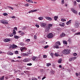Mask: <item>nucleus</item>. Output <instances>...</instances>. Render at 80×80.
I'll return each instance as SVG.
<instances>
[{
    "instance_id": "nucleus-1",
    "label": "nucleus",
    "mask_w": 80,
    "mask_h": 80,
    "mask_svg": "<svg viewBox=\"0 0 80 80\" xmlns=\"http://www.w3.org/2000/svg\"><path fill=\"white\" fill-rule=\"evenodd\" d=\"M61 45V43H60V42L59 41H58L56 42H55L54 43L53 46V48H56L57 49L58 48H60V45Z\"/></svg>"
},
{
    "instance_id": "nucleus-2",
    "label": "nucleus",
    "mask_w": 80,
    "mask_h": 80,
    "mask_svg": "<svg viewBox=\"0 0 80 80\" xmlns=\"http://www.w3.org/2000/svg\"><path fill=\"white\" fill-rule=\"evenodd\" d=\"M70 52V50L68 49H65L62 52V53H63V54H65V55H67V54H69Z\"/></svg>"
},
{
    "instance_id": "nucleus-3",
    "label": "nucleus",
    "mask_w": 80,
    "mask_h": 80,
    "mask_svg": "<svg viewBox=\"0 0 80 80\" xmlns=\"http://www.w3.org/2000/svg\"><path fill=\"white\" fill-rule=\"evenodd\" d=\"M30 54H31V52H30V50H28L26 53H23L24 55V56H26V57L28 56Z\"/></svg>"
},
{
    "instance_id": "nucleus-4",
    "label": "nucleus",
    "mask_w": 80,
    "mask_h": 80,
    "mask_svg": "<svg viewBox=\"0 0 80 80\" xmlns=\"http://www.w3.org/2000/svg\"><path fill=\"white\" fill-rule=\"evenodd\" d=\"M80 26V23L78 22H76L74 25V27L75 28H78Z\"/></svg>"
},
{
    "instance_id": "nucleus-5",
    "label": "nucleus",
    "mask_w": 80,
    "mask_h": 80,
    "mask_svg": "<svg viewBox=\"0 0 80 80\" xmlns=\"http://www.w3.org/2000/svg\"><path fill=\"white\" fill-rule=\"evenodd\" d=\"M1 23H3V24H8V22H7V21L6 20H1Z\"/></svg>"
},
{
    "instance_id": "nucleus-6",
    "label": "nucleus",
    "mask_w": 80,
    "mask_h": 80,
    "mask_svg": "<svg viewBox=\"0 0 80 80\" xmlns=\"http://www.w3.org/2000/svg\"><path fill=\"white\" fill-rule=\"evenodd\" d=\"M53 34L52 33H49L48 35V38H53Z\"/></svg>"
},
{
    "instance_id": "nucleus-7",
    "label": "nucleus",
    "mask_w": 80,
    "mask_h": 80,
    "mask_svg": "<svg viewBox=\"0 0 80 80\" xmlns=\"http://www.w3.org/2000/svg\"><path fill=\"white\" fill-rule=\"evenodd\" d=\"M53 26V25L52 24H48V29L50 30V28H52V27Z\"/></svg>"
},
{
    "instance_id": "nucleus-8",
    "label": "nucleus",
    "mask_w": 80,
    "mask_h": 80,
    "mask_svg": "<svg viewBox=\"0 0 80 80\" xmlns=\"http://www.w3.org/2000/svg\"><path fill=\"white\" fill-rule=\"evenodd\" d=\"M40 25H41V26L42 27H45L46 26V25H47V24H46V23H40Z\"/></svg>"
},
{
    "instance_id": "nucleus-9",
    "label": "nucleus",
    "mask_w": 80,
    "mask_h": 80,
    "mask_svg": "<svg viewBox=\"0 0 80 80\" xmlns=\"http://www.w3.org/2000/svg\"><path fill=\"white\" fill-rule=\"evenodd\" d=\"M17 46L13 44L12 46H10V48H12V49H13V48H17Z\"/></svg>"
},
{
    "instance_id": "nucleus-10",
    "label": "nucleus",
    "mask_w": 80,
    "mask_h": 80,
    "mask_svg": "<svg viewBox=\"0 0 80 80\" xmlns=\"http://www.w3.org/2000/svg\"><path fill=\"white\" fill-rule=\"evenodd\" d=\"M32 60L33 61H37L38 60V57H33L32 58Z\"/></svg>"
},
{
    "instance_id": "nucleus-11",
    "label": "nucleus",
    "mask_w": 80,
    "mask_h": 80,
    "mask_svg": "<svg viewBox=\"0 0 80 80\" xmlns=\"http://www.w3.org/2000/svg\"><path fill=\"white\" fill-rule=\"evenodd\" d=\"M23 61L24 62H29L30 59L28 58H26Z\"/></svg>"
},
{
    "instance_id": "nucleus-12",
    "label": "nucleus",
    "mask_w": 80,
    "mask_h": 80,
    "mask_svg": "<svg viewBox=\"0 0 80 80\" xmlns=\"http://www.w3.org/2000/svg\"><path fill=\"white\" fill-rule=\"evenodd\" d=\"M11 40L10 39L8 38H6L4 40V42H10Z\"/></svg>"
},
{
    "instance_id": "nucleus-13",
    "label": "nucleus",
    "mask_w": 80,
    "mask_h": 80,
    "mask_svg": "<svg viewBox=\"0 0 80 80\" xmlns=\"http://www.w3.org/2000/svg\"><path fill=\"white\" fill-rule=\"evenodd\" d=\"M72 12H73V13H75V14H76V15H77V11L74 10L73 9H72Z\"/></svg>"
},
{
    "instance_id": "nucleus-14",
    "label": "nucleus",
    "mask_w": 80,
    "mask_h": 80,
    "mask_svg": "<svg viewBox=\"0 0 80 80\" xmlns=\"http://www.w3.org/2000/svg\"><path fill=\"white\" fill-rule=\"evenodd\" d=\"M45 18H46V19H47V20H49L50 21H52V18L49 17H46Z\"/></svg>"
},
{
    "instance_id": "nucleus-15",
    "label": "nucleus",
    "mask_w": 80,
    "mask_h": 80,
    "mask_svg": "<svg viewBox=\"0 0 80 80\" xmlns=\"http://www.w3.org/2000/svg\"><path fill=\"white\" fill-rule=\"evenodd\" d=\"M20 50L21 52H23L24 50H27V48L25 47H23L22 48H21Z\"/></svg>"
},
{
    "instance_id": "nucleus-16",
    "label": "nucleus",
    "mask_w": 80,
    "mask_h": 80,
    "mask_svg": "<svg viewBox=\"0 0 80 80\" xmlns=\"http://www.w3.org/2000/svg\"><path fill=\"white\" fill-rule=\"evenodd\" d=\"M71 23H72V22H71V20H69V21H68L66 22V24L68 25H70V24H71Z\"/></svg>"
},
{
    "instance_id": "nucleus-17",
    "label": "nucleus",
    "mask_w": 80,
    "mask_h": 80,
    "mask_svg": "<svg viewBox=\"0 0 80 80\" xmlns=\"http://www.w3.org/2000/svg\"><path fill=\"white\" fill-rule=\"evenodd\" d=\"M19 37V36L16 35H15L14 36V38L15 39H18Z\"/></svg>"
},
{
    "instance_id": "nucleus-18",
    "label": "nucleus",
    "mask_w": 80,
    "mask_h": 80,
    "mask_svg": "<svg viewBox=\"0 0 80 80\" xmlns=\"http://www.w3.org/2000/svg\"><path fill=\"white\" fill-rule=\"evenodd\" d=\"M59 25L61 27H64L65 26V23H61L59 24Z\"/></svg>"
},
{
    "instance_id": "nucleus-19",
    "label": "nucleus",
    "mask_w": 80,
    "mask_h": 80,
    "mask_svg": "<svg viewBox=\"0 0 80 80\" xmlns=\"http://www.w3.org/2000/svg\"><path fill=\"white\" fill-rule=\"evenodd\" d=\"M54 18L56 21L57 20V19H58V16H55L54 17Z\"/></svg>"
},
{
    "instance_id": "nucleus-20",
    "label": "nucleus",
    "mask_w": 80,
    "mask_h": 80,
    "mask_svg": "<svg viewBox=\"0 0 80 80\" xmlns=\"http://www.w3.org/2000/svg\"><path fill=\"white\" fill-rule=\"evenodd\" d=\"M27 2L29 3H33V2L32 0H26Z\"/></svg>"
},
{
    "instance_id": "nucleus-21",
    "label": "nucleus",
    "mask_w": 80,
    "mask_h": 80,
    "mask_svg": "<svg viewBox=\"0 0 80 80\" xmlns=\"http://www.w3.org/2000/svg\"><path fill=\"white\" fill-rule=\"evenodd\" d=\"M27 26H24L22 28V30H26V29H27Z\"/></svg>"
},
{
    "instance_id": "nucleus-22",
    "label": "nucleus",
    "mask_w": 80,
    "mask_h": 80,
    "mask_svg": "<svg viewBox=\"0 0 80 80\" xmlns=\"http://www.w3.org/2000/svg\"><path fill=\"white\" fill-rule=\"evenodd\" d=\"M13 34L14 35H16V33H17L16 31H15V30H13Z\"/></svg>"
},
{
    "instance_id": "nucleus-23",
    "label": "nucleus",
    "mask_w": 80,
    "mask_h": 80,
    "mask_svg": "<svg viewBox=\"0 0 80 80\" xmlns=\"http://www.w3.org/2000/svg\"><path fill=\"white\" fill-rule=\"evenodd\" d=\"M62 59H60L58 61V62L59 63H62Z\"/></svg>"
},
{
    "instance_id": "nucleus-24",
    "label": "nucleus",
    "mask_w": 80,
    "mask_h": 80,
    "mask_svg": "<svg viewBox=\"0 0 80 80\" xmlns=\"http://www.w3.org/2000/svg\"><path fill=\"white\" fill-rule=\"evenodd\" d=\"M4 76H3L1 78H0V80H4Z\"/></svg>"
},
{
    "instance_id": "nucleus-25",
    "label": "nucleus",
    "mask_w": 80,
    "mask_h": 80,
    "mask_svg": "<svg viewBox=\"0 0 80 80\" xmlns=\"http://www.w3.org/2000/svg\"><path fill=\"white\" fill-rule=\"evenodd\" d=\"M61 37H65V34L64 33H62L61 34Z\"/></svg>"
},
{
    "instance_id": "nucleus-26",
    "label": "nucleus",
    "mask_w": 80,
    "mask_h": 80,
    "mask_svg": "<svg viewBox=\"0 0 80 80\" xmlns=\"http://www.w3.org/2000/svg\"><path fill=\"white\" fill-rule=\"evenodd\" d=\"M20 45L22 46H23L25 45V44L23 42L20 43Z\"/></svg>"
},
{
    "instance_id": "nucleus-27",
    "label": "nucleus",
    "mask_w": 80,
    "mask_h": 80,
    "mask_svg": "<svg viewBox=\"0 0 80 80\" xmlns=\"http://www.w3.org/2000/svg\"><path fill=\"white\" fill-rule=\"evenodd\" d=\"M63 43L64 44L67 45V41H63Z\"/></svg>"
},
{
    "instance_id": "nucleus-28",
    "label": "nucleus",
    "mask_w": 80,
    "mask_h": 80,
    "mask_svg": "<svg viewBox=\"0 0 80 80\" xmlns=\"http://www.w3.org/2000/svg\"><path fill=\"white\" fill-rule=\"evenodd\" d=\"M30 41V39H28L25 40L26 42H29Z\"/></svg>"
},
{
    "instance_id": "nucleus-29",
    "label": "nucleus",
    "mask_w": 80,
    "mask_h": 80,
    "mask_svg": "<svg viewBox=\"0 0 80 80\" xmlns=\"http://www.w3.org/2000/svg\"><path fill=\"white\" fill-rule=\"evenodd\" d=\"M47 67H50V66H51V63H47Z\"/></svg>"
},
{
    "instance_id": "nucleus-30",
    "label": "nucleus",
    "mask_w": 80,
    "mask_h": 80,
    "mask_svg": "<svg viewBox=\"0 0 80 80\" xmlns=\"http://www.w3.org/2000/svg\"><path fill=\"white\" fill-rule=\"evenodd\" d=\"M53 55H54V54L52 52L50 54L51 56L53 58Z\"/></svg>"
},
{
    "instance_id": "nucleus-31",
    "label": "nucleus",
    "mask_w": 80,
    "mask_h": 80,
    "mask_svg": "<svg viewBox=\"0 0 80 80\" xmlns=\"http://www.w3.org/2000/svg\"><path fill=\"white\" fill-rule=\"evenodd\" d=\"M2 15H4V16H7V15H8V14H7V13H3Z\"/></svg>"
},
{
    "instance_id": "nucleus-32",
    "label": "nucleus",
    "mask_w": 80,
    "mask_h": 80,
    "mask_svg": "<svg viewBox=\"0 0 80 80\" xmlns=\"http://www.w3.org/2000/svg\"><path fill=\"white\" fill-rule=\"evenodd\" d=\"M64 0H62L61 4H62V5L64 3V2H65V1Z\"/></svg>"
},
{
    "instance_id": "nucleus-33",
    "label": "nucleus",
    "mask_w": 80,
    "mask_h": 80,
    "mask_svg": "<svg viewBox=\"0 0 80 80\" xmlns=\"http://www.w3.org/2000/svg\"><path fill=\"white\" fill-rule=\"evenodd\" d=\"M72 58V60L74 61V60L77 59V57H73Z\"/></svg>"
},
{
    "instance_id": "nucleus-34",
    "label": "nucleus",
    "mask_w": 80,
    "mask_h": 80,
    "mask_svg": "<svg viewBox=\"0 0 80 80\" xmlns=\"http://www.w3.org/2000/svg\"><path fill=\"white\" fill-rule=\"evenodd\" d=\"M32 65V63L27 64V65H28V66H31Z\"/></svg>"
},
{
    "instance_id": "nucleus-35",
    "label": "nucleus",
    "mask_w": 80,
    "mask_h": 80,
    "mask_svg": "<svg viewBox=\"0 0 80 80\" xmlns=\"http://www.w3.org/2000/svg\"><path fill=\"white\" fill-rule=\"evenodd\" d=\"M39 20H43V17H40L38 18Z\"/></svg>"
},
{
    "instance_id": "nucleus-36",
    "label": "nucleus",
    "mask_w": 80,
    "mask_h": 80,
    "mask_svg": "<svg viewBox=\"0 0 80 80\" xmlns=\"http://www.w3.org/2000/svg\"><path fill=\"white\" fill-rule=\"evenodd\" d=\"M61 21L62 22H66V19H62Z\"/></svg>"
},
{
    "instance_id": "nucleus-37",
    "label": "nucleus",
    "mask_w": 80,
    "mask_h": 80,
    "mask_svg": "<svg viewBox=\"0 0 80 80\" xmlns=\"http://www.w3.org/2000/svg\"><path fill=\"white\" fill-rule=\"evenodd\" d=\"M77 54L76 53H73V56L74 57H75V56H77Z\"/></svg>"
},
{
    "instance_id": "nucleus-38",
    "label": "nucleus",
    "mask_w": 80,
    "mask_h": 80,
    "mask_svg": "<svg viewBox=\"0 0 80 80\" xmlns=\"http://www.w3.org/2000/svg\"><path fill=\"white\" fill-rule=\"evenodd\" d=\"M8 54L10 55H13V53L12 52H9L8 53Z\"/></svg>"
},
{
    "instance_id": "nucleus-39",
    "label": "nucleus",
    "mask_w": 80,
    "mask_h": 80,
    "mask_svg": "<svg viewBox=\"0 0 80 80\" xmlns=\"http://www.w3.org/2000/svg\"><path fill=\"white\" fill-rule=\"evenodd\" d=\"M43 57L44 58H46L47 57V56L46 55H43Z\"/></svg>"
},
{
    "instance_id": "nucleus-40",
    "label": "nucleus",
    "mask_w": 80,
    "mask_h": 80,
    "mask_svg": "<svg viewBox=\"0 0 80 80\" xmlns=\"http://www.w3.org/2000/svg\"><path fill=\"white\" fill-rule=\"evenodd\" d=\"M24 34L25 33L23 32H22L20 33V35H24Z\"/></svg>"
},
{
    "instance_id": "nucleus-41",
    "label": "nucleus",
    "mask_w": 80,
    "mask_h": 80,
    "mask_svg": "<svg viewBox=\"0 0 80 80\" xmlns=\"http://www.w3.org/2000/svg\"><path fill=\"white\" fill-rule=\"evenodd\" d=\"M73 60V59L72 58H70L69 59V62H71V61H72Z\"/></svg>"
},
{
    "instance_id": "nucleus-42",
    "label": "nucleus",
    "mask_w": 80,
    "mask_h": 80,
    "mask_svg": "<svg viewBox=\"0 0 80 80\" xmlns=\"http://www.w3.org/2000/svg\"><path fill=\"white\" fill-rule=\"evenodd\" d=\"M48 45H47L46 46L44 47V48L46 49V48H48Z\"/></svg>"
},
{
    "instance_id": "nucleus-43",
    "label": "nucleus",
    "mask_w": 80,
    "mask_h": 80,
    "mask_svg": "<svg viewBox=\"0 0 80 80\" xmlns=\"http://www.w3.org/2000/svg\"><path fill=\"white\" fill-rule=\"evenodd\" d=\"M32 12H37V10L35 9V10H32Z\"/></svg>"
},
{
    "instance_id": "nucleus-44",
    "label": "nucleus",
    "mask_w": 80,
    "mask_h": 80,
    "mask_svg": "<svg viewBox=\"0 0 80 80\" xmlns=\"http://www.w3.org/2000/svg\"><path fill=\"white\" fill-rule=\"evenodd\" d=\"M71 39H69L68 41V42L69 43H70V42H71Z\"/></svg>"
},
{
    "instance_id": "nucleus-45",
    "label": "nucleus",
    "mask_w": 80,
    "mask_h": 80,
    "mask_svg": "<svg viewBox=\"0 0 80 80\" xmlns=\"http://www.w3.org/2000/svg\"><path fill=\"white\" fill-rule=\"evenodd\" d=\"M54 55L56 56V57H58V54H57V53H55L54 54Z\"/></svg>"
},
{
    "instance_id": "nucleus-46",
    "label": "nucleus",
    "mask_w": 80,
    "mask_h": 80,
    "mask_svg": "<svg viewBox=\"0 0 80 80\" xmlns=\"http://www.w3.org/2000/svg\"><path fill=\"white\" fill-rule=\"evenodd\" d=\"M24 6H25L26 7H28V6H29V5H28V4H25L24 5Z\"/></svg>"
},
{
    "instance_id": "nucleus-47",
    "label": "nucleus",
    "mask_w": 80,
    "mask_h": 80,
    "mask_svg": "<svg viewBox=\"0 0 80 80\" xmlns=\"http://www.w3.org/2000/svg\"><path fill=\"white\" fill-rule=\"evenodd\" d=\"M28 13H33V11L32 10H31V11L28 12Z\"/></svg>"
},
{
    "instance_id": "nucleus-48",
    "label": "nucleus",
    "mask_w": 80,
    "mask_h": 80,
    "mask_svg": "<svg viewBox=\"0 0 80 80\" xmlns=\"http://www.w3.org/2000/svg\"><path fill=\"white\" fill-rule=\"evenodd\" d=\"M15 53H16V54H18V51H16L14 52Z\"/></svg>"
},
{
    "instance_id": "nucleus-49",
    "label": "nucleus",
    "mask_w": 80,
    "mask_h": 80,
    "mask_svg": "<svg viewBox=\"0 0 80 80\" xmlns=\"http://www.w3.org/2000/svg\"><path fill=\"white\" fill-rule=\"evenodd\" d=\"M35 26L36 27H37L38 28H39V25L37 24H36L35 25Z\"/></svg>"
},
{
    "instance_id": "nucleus-50",
    "label": "nucleus",
    "mask_w": 80,
    "mask_h": 80,
    "mask_svg": "<svg viewBox=\"0 0 80 80\" xmlns=\"http://www.w3.org/2000/svg\"><path fill=\"white\" fill-rule=\"evenodd\" d=\"M76 75L77 77H78V75H79V74L77 73H76Z\"/></svg>"
},
{
    "instance_id": "nucleus-51",
    "label": "nucleus",
    "mask_w": 80,
    "mask_h": 80,
    "mask_svg": "<svg viewBox=\"0 0 80 80\" xmlns=\"http://www.w3.org/2000/svg\"><path fill=\"white\" fill-rule=\"evenodd\" d=\"M32 80H37V78H32Z\"/></svg>"
},
{
    "instance_id": "nucleus-52",
    "label": "nucleus",
    "mask_w": 80,
    "mask_h": 80,
    "mask_svg": "<svg viewBox=\"0 0 80 80\" xmlns=\"http://www.w3.org/2000/svg\"><path fill=\"white\" fill-rule=\"evenodd\" d=\"M76 35H80V32L76 33Z\"/></svg>"
},
{
    "instance_id": "nucleus-53",
    "label": "nucleus",
    "mask_w": 80,
    "mask_h": 80,
    "mask_svg": "<svg viewBox=\"0 0 80 80\" xmlns=\"http://www.w3.org/2000/svg\"><path fill=\"white\" fill-rule=\"evenodd\" d=\"M11 18H15V17L14 16H12L11 17Z\"/></svg>"
},
{
    "instance_id": "nucleus-54",
    "label": "nucleus",
    "mask_w": 80,
    "mask_h": 80,
    "mask_svg": "<svg viewBox=\"0 0 80 80\" xmlns=\"http://www.w3.org/2000/svg\"><path fill=\"white\" fill-rule=\"evenodd\" d=\"M34 38L35 39H37V36L35 35L34 36Z\"/></svg>"
},
{
    "instance_id": "nucleus-55",
    "label": "nucleus",
    "mask_w": 80,
    "mask_h": 80,
    "mask_svg": "<svg viewBox=\"0 0 80 80\" xmlns=\"http://www.w3.org/2000/svg\"><path fill=\"white\" fill-rule=\"evenodd\" d=\"M14 30H17V28L16 27H15L14 28Z\"/></svg>"
},
{
    "instance_id": "nucleus-56",
    "label": "nucleus",
    "mask_w": 80,
    "mask_h": 80,
    "mask_svg": "<svg viewBox=\"0 0 80 80\" xmlns=\"http://www.w3.org/2000/svg\"><path fill=\"white\" fill-rule=\"evenodd\" d=\"M74 5H77V2H76V1H74Z\"/></svg>"
},
{
    "instance_id": "nucleus-57",
    "label": "nucleus",
    "mask_w": 80,
    "mask_h": 80,
    "mask_svg": "<svg viewBox=\"0 0 80 80\" xmlns=\"http://www.w3.org/2000/svg\"><path fill=\"white\" fill-rule=\"evenodd\" d=\"M46 78V77H44L42 78V80H44V79H45V78Z\"/></svg>"
},
{
    "instance_id": "nucleus-58",
    "label": "nucleus",
    "mask_w": 80,
    "mask_h": 80,
    "mask_svg": "<svg viewBox=\"0 0 80 80\" xmlns=\"http://www.w3.org/2000/svg\"><path fill=\"white\" fill-rule=\"evenodd\" d=\"M9 36L11 37H12L13 36V35H12V34H11V35H10Z\"/></svg>"
},
{
    "instance_id": "nucleus-59",
    "label": "nucleus",
    "mask_w": 80,
    "mask_h": 80,
    "mask_svg": "<svg viewBox=\"0 0 80 80\" xmlns=\"http://www.w3.org/2000/svg\"><path fill=\"white\" fill-rule=\"evenodd\" d=\"M76 1L77 2H80V0H77Z\"/></svg>"
},
{
    "instance_id": "nucleus-60",
    "label": "nucleus",
    "mask_w": 80,
    "mask_h": 80,
    "mask_svg": "<svg viewBox=\"0 0 80 80\" xmlns=\"http://www.w3.org/2000/svg\"><path fill=\"white\" fill-rule=\"evenodd\" d=\"M12 62H15V60H14L13 59L12 60Z\"/></svg>"
},
{
    "instance_id": "nucleus-61",
    "label": "nucleus",
    "mask_w": 80,
    "mask_h": 80,
    "mask_svg": "<svg viewBox=\"0 0 80 80\" xmlns=\"http://www.w3.org/2000/svg\"><path fill=\"white\" fill-rule=\"evenodd\" d=\"M18 32L19 33H22V31H19Z\"/></svg>"
},
{
    "instance_id": "nucleus-62",
    "label": "nucleus",
    "mask_w": 80,
    "mask_h": 80,
    "mask_svg": "<svg viewBox=\"0 0 80 80\" xmlns=\"http://www.w3.org/2000/svg\"><path fill=\"white\" fill-rule=\"evenodd\" d=\"M59 68H62V65H59Z\"/></svg>"
},
{
    "instance_id": "nucleus-63",
    "label": "nucleus",
    "mask_w": 80,
    "mask_h": 80,
    "mask_svg": "<svg viewBox=\"0 0 80 80\" xmlns=\"http://www.w3.org/2000/svg\"><path fill=\"white\" fill-rule=\"evenodd\" d=\"M52 73H53V74H54V71H52Z\"/></svg>"
},
{
    "instance_id": "nucleus-64",
    "label": "nucleus",
    "mask_w": 80,
    "mask_h": 80,
    "mask_svg": "<svg viewBox=\"0 0 80 80\" xmlns=\"http://www.w3.org/2000/svg\"><path fill=\"white\" fill-rule=\"evenodd\" d=\"M18 58H21V57L18 56Z\"/></svg>"
}]
</instances>
